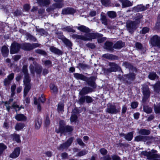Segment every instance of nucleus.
<instances>
[{
	"instance_id": "nucleus-31",
	"label": "nucleus",
	"mask_w": 160,
	"mask_h": 160,
	"mask_svg": "<svg viewBox=\"0 0 160 160\" xmlns=\"http://www.w3.org/2000/svg\"><path fill=\"white\" fill-rule=\"evenodd\" d=\"M124 45V43L121 41H119L114 45L113 47L115 48L120 49L123 47Z\"/></svg>"
},
{
	"instance_id": "nucleus-23",
	"label": "nucleus",
	"mask_w": 160,
	"mask_h": 160,
	"mask_svg": "<svg viewBox=\"0 0 160 160\" xmlns=\"http://www.w3.org/2000/svg\"><path fill=\"white\" fill-rule=\"evenodd\" d=\"M21 48L25 50H31L32 49V44L28 43L22 44L21 45Z\"/></svg>"
},
{
	"instance_id": "nucleus-28",
	"label": "nucleus",
	"mask_w": 160,
	"mask_h": 160,
	"mask_svg": "<svg viewBox=\"0 0 160 160\" xmlns=\"http://www.w3.org/2000/svg\"><path fill=\"white\" fill-rule=\"evenodd\" d=\"M50 51L56 54L61 55L62 54V52L61 50L55 47L52 46L50 48Z\"/></svg>"
},
{
	"instance_id": "nucleus-61",
	"label": "nucleus",
	"mask_w": 160,
	"mask_h": 160,
	"mask_svg": "<svg viewBox=\"0 0 160 160\" xmlns=\"http://www.w3.org/2000/svg\"><path fill=\"white\" fill-rule=\"evenodd\" d=\"M44 64L45 66L48 67H51L52 66V62L49 60H46Z\"/></svg>"
},
{
	"instance_id": "nucleus-4",
	"label": "nucleus",
	"mask_w": 160,
	"mask_h": 160,
	"mask_svg": "<svg viewBox=\"0 0 160 160\" xmlns=\"http://www.w3.org/2000/svg\"><path fill=\"white\" fill-rule=\"evenodd\" d=\"M109 65L110 68L105 69L104 70V72L106 74H109L112 72H116L117 71H120L121 70V69L120 67L117 64L113 62H109Z\"/></svg>"
},
{
	"instance_id": "nucleus-26",
	"label": "nucleus",
	"mask_w": 160,
	"mask_h": 160,
	"mask_svg": "<svg viewBox=\"0 0 160 160\" xmlns=\"http://www.w3.org/2000/svg\"><path fill=\"white\" fill-rule=\"evenodd\" d=\"M136 75L133 72L130 73L128 74L124 75V76L126 77V78L130 81L134 80L135 78Z\"/></svg>"
},
{
	"instance_id": "nucleus-8",
	"label": "nucleus",
	"mask_w": 160,
	"mask_h": 160,
	"mask_svg": "<svg viewBox=\"0 0 160 160\" xmlns=\"http://www.w3.org/2000/svg\"><path fill=\"white\" fill-rule=\"evenodd\" d=\"M74 139V138L73 137L70 138L65 143L61 144L59 147L58 148V149L60 150L68 148L71 145Z\"/></svg>"
},
{
	"instance_id": "nucleus-46",
	"label": "nucleus",
	"mask_w": 160,
	"mask_h": 160,
	"mask_svg": "<svg viewBox=\"0 0 160 160\" xmlns=\"http://www.w3.org/2000/svg\"><path fill=\"white\" fill-rule=\"evenodd\" d=\"M155 91L157 92H158L160 90V82H158L154 86Z\"/></svg>"
},
{
	"instance_id": "nucleus-44",
	"label": "nucleus",
	"mask_w": 160,
	"mask_h": 160,
	"mask_svg": "<svg viewBox=\"0 0 160 160\" xmlns=\"http://www.w3.org/2000/svg\"><path fill=\"white\" fill-rule=\"evenodd\" d=\"M143 109L144 112L147 113H150L152 111V108L148 106H144L143 107Z\"/></svg>"
},
{
	"instance_id": "nucleus-33",
	"label": "nucleus",
	"mask_w": 160,
	"mask_h": 160,
	"mask_svg": "<svg viewBox=\"0 0 160 160\" xmlns=\"http://www.w3.org/2000/svg\"><path fill=\"white\" fill-rule=\"evenodd\" d=\"M16 120L19 121H23L26 120V118L23 114H18L15 117Z\"/></svg>"
},
{
	"instance_id": "nucleus-14",
	"label": "nucleus",
	"mask_w": 160,
	"mask_h": 160,
	"mask_svg": "<svg viewBox=\"0 0 160 160\" xmlns=\"http://www.w3.org/2000/svg\"><path fill=\"white\" fill-rule=\"evenodd\" d=\"M28 66L27 65H24L23 66L22 70V72L25 75L24 80H26L30 79L28 75Z\"/></svg>"
},
{
	"instance_id": "nucleus-55",
	"label": "nucleus",
	"mask_w": 160,
	"mask_h": 160,
	"mask_svg": "<svg viewBox=\"0 0 160 160\" xmlns=\"http://www.w3.org/2000/svg\"><path fill=\"white\" fill-rule=\"evenodd\" d=\"M76 141L81 146H85V144L82 141L81 139L80 138H77L76 139Z\"/></svg>"
},
{
	"instance_id": "nucleus-21",
	"label": "nucleus",
	"mask_w": 160,
	"mask_h": 160,
	"mask_svg": "<svg viewBox=\"0 0 160 160\" xmlns=\"http://www.w3.org/2000/svg\"><path fill=\"white\" fill-rule=\"evenodd\" d=\"M102 57L108 59L117 60L118 59V57L117 56L108 53L103 54Z\"/></svg>"
},
{
	"instance_id": "nucleus-16",
	"label": "nucleus",
	"mask_w": 160,
	"mask_h": 160,
	"mask_svg": "<svg viewBox=\"0 0 160 160\" xmlns=\"http://www.w3.org/2000/svg\"><path fill=\"white\" fill-rule=\"evenodd\" d=\"M75 28L80 31L83 32L87 33L90 32L89 28L83 25H80L79 26H76Z\"/></svg>"
},
{
	"instance_id": "nucleus-59",
	"label": "nucleus",
	"mask_w": 160,
	"mask_h": 160,
	"mask_svg": "<svg viewBox=\"0 0 160 160\" xmlns=\"http://www.w3.org/2000/svg\"><path fill=\"white\" fill-rule=\"evenodd\" d=\"M138 102H132L131 103V107L132 108H135L138 107Z\"/></svg>"
},
{
	"instance_id": "nucleus-52",
	"label": "nucleus",
	"mask_w": 160,
	"mask_h": 160,
	"mask_svg": "<svg viewBox=\"0 0 160 160\" xmlns=\"http://www.w3.org/2000/svg\"><path fill=\"white\" fill-rule=\"evenodd\" d=\"M13 139L16 141L18 142H20V136L18 135L14 134L13 135Z\"/></svg>"
},
{
	"instance_id": "nucleus-54",
	"label": "nucleus",
	"mask_w": 160,
	"mask_h": 160,
	"mask_svg": "<svg viewBox=\"0 0 160 160\" xmlns=\"http://www.w3.org/2000/svg\"><path fill=\"white\" fill-rule=\"evenodd\" d=\"M50 3V0H42V2L41 3V6H45L48 5Z\"/></svg>"
},
{
	"instance_id": "nucleus-27",
	"label": "nucleus",
	"mask_w": 160,
	"mask_h": 160,
	"mask_svg": "<svg viewBox=\"0 0 160 160\" xmlns=\"http://www.w3.org/2000/svg\"><path fill=\"white\" fill-rule=\"evenodd\" d=\"M1 52L4 57H7L9 52L8 48L6 46H3L1 49Z\"/></svg>"
},
{
	"instance_id": "nucleus-7",
	"label": "nucleus",
	"mask_w": 160,
	"mask_h": 160,
	"mask_svg": "<svg viewBox=\"0 0 160 160\" xmlns=\"http://www.w3.org/2000/svg\"><path fill=\"white\" fill-rule=\"evenodd\" d=\"M93 101L92 98L89 96H84L81 97L78 102L80 104H83L86 101L87 103H90Z\"/></svg>"
},
{
	"instance_id": "nucleus-29",
	"label": "nucleus",
	"mask_w": 160,
	"mask_h": 160,
	"mask_svg": "<svg viewBox=\"0 0 160 160\" xmlns=\"http://www.w3.org/2000/svg\"><path fill=\"white\" fill-rule=\"evenodd\" d=\"M62 126L64 128V131H63L64 132H70L72 131L73 130V128L72 126H67L65 127L64 126V123L63 122V123H62Z\"/></svg>"
},
{
	"instance_id": "nucleus-58",
	"label": "nucleus",
	"mask_w": 160,
	"mask_h": 160,
	"mask_svg": "<svg viewBox=\"0 0 160 160\" xmlns=\"http://www.w3.org/2000/svg\"><path fill=\"white\" fill-rule=\"evenodd\" d=\"M149 30V29L147 27H144L143 28L140 32L142 34H145L148 32Z\"/></svg>"
},
{
	"instance_id": "nucleus-35",
	"label": "nucleus",
	"mask_w": 160,
	"mask_h": 160,
	"mask_svg": "<svg viewBox=\"0 0 160 160\" xmlns=\"http://www.w3.org/2000/svg\"><path fill=\"white\" fill-rule=\"evenodd\" d=\"M62 123H63V121H60L59 122L60 127H59V128L58 129H56L55 131L57 133H58L59 132H61V133H64V132H63V131H64V128L62 126Z\"/></svg>"
},
{
	"instance_id": "nucleus-3",
	"label": "nucleus",
	"mask_w": 160,
	"mask_h": 160,
	"mask_svg": "<svg viewBox=\"0 0 160 160\" xmlns=\"http://www.w3.org/2000/svg\"><path fill=\"white\" fill-rule=\"evenodd\" d=\"M83 36V41H91L98 38H100L103 36L101 34L97 33H87L85 34Z\"/></svg>"
},
{
	"instance_id": "nucleus-56",
	"label": "nucleus",
	"mask_w": 160,
	"mask_h": 160,
	"mask_svg": "<svg viewBox=\"0 0 160 160\" xmlns=\"http://www.w3.org/2000/svg\"><path fill=\"white\" fill-rule=\"evenodd\" d=\"M27 39H29L33 41H35L36 40V39L34 37L32 36L31 34H28L27 35Z\"/></svg>"
},
{
	"instance_id": "nucleus-19",
	"label": "nucleus",
	"mask_w": 160,
	"mask_h": 160,
	"mask_svg": "<svg viewBox=\"0 0 160 160\" xmlns=\"http://www.w3.org/2000/svg\"><path fill=\"white\" fill-rule=\"evenodd\" d=\"M20 152V149L19 147H17L15 148L12 152L10 155V157L12 158H15L18 157Z\"/></svg>"
},
{
	"instance_id": "nucleus-45",
	"label": "nucleus",
	"mask_w": 160,
	"mask_h": 160,
	"mask_svg": "<svg viewBox=\"0 0 160 160\" xmlns=\"http://www.w3.org/2000/svg\"><path fill=\"white\" fill-rule=\"evenodd\" d=\"M35 52L37 53L40 54L43 56H46L47 55L46 52L42 50L38 49L35 50Z\"/></svg>"
},
{
	"instance_id": "nucleus-43",
	"label": "nucleus",
	"mask_w": 160,
	"mask_h": 160,
	"mask_svg": "<svg viewBox=\"0 0 160 160\" xmlns=\"http://www.w3.org/2000/svg\"><path fill=\"white\" fill-rule=\"evenodd\" d=\"M63 42L66 46L69 47H71L72 46V43L71 41L66 38L64 39Z\"/></svg>"
},
{
	"instance_id": "nucleus-53",
	"label": "nucleus",
	"mask_w": 160,
	"mask_h": 160,
	"mask_svg": "<svg viewBox=\"0 0 160 160\" xmlns=\"http://www.w3.org/2000/svg\"><path fill=\"white\" fill-rule=\"evenodd\" d=\"M102 5L107 6H108L110 3V0H101Z\"/></svg>"
},
{
	"instance_id": "nucleus-51",
	"label": "nucleus",
	"mask_w": 160,
	"mask_h": 160,
	"mask_svg": "<svg viewBox=\"0 0 160 160\" xmlns=\"http://www.w3.org/2000/svg\"><path fill=\"white\" fill-rule=\"evenodd\" d=\"M146 9V8L144 6L140 5L136 7V10L137 12L144 11Z\"/></svg>"
},
{
	"instance_id": "nucleus-62",
	"label": "nucleus",
	"mask_w": 160,
	"mask_h": 160,
	"mask_svg": "<svg viewBox=\"0 0 160 160\" xmlns=\"http://www.w3.org/2000/svg\"><path fill=\"white\" fill-rule=\"evenodd\" d=\"M86 46L91 49H94L95 48V45L93 43H88L86 44Z\"/></svg>"
},
{
	"instance_id": "nucleus-24",
	"label": "nucleus",
	"mask_w": 160,
	"mask_h": 160,
	"mask_svg": "<svg viewBox=\"0 0 160 160\" xmlns=\"http://www.w3.org/2000/svg\"><path fill=\"white\" fill-rule=\"evenodd\" d=\"M70 36L74 40L76 41L82 40L83 41V35H80L77 34H72Z\"/></svg>"
},
{
	"instance_id": "nucleus-36",
	"label": "nucleus",
	"mask_w": 160,
	"mask_h": 160,
	"mask_svg": "<svg viewBox=\"0 0 160 160\" xmlns=\"http://www.w3.org/2000/svg\"><path fill=\"white\" fill-rule=\"evenodd\" d=\"M100 19L102 24L105 25H107V19L106 17L103 13H102L101 14Z\"/></svg>"
},
{
	"instance_id": "nucleus-10",
	"label": "nucleus",
	"mask_w": 160,
	"mask_h": 160,
	"mask_svg": "<svg viewBox=\"0 0 160 160\" xmlns=\"http://www.w3.org/2000/svg\"><path fill=\"white\" fill-rule=\"evenodd\" d=\"M156 152V151L152 150V152L142 151L141 154L142 155L147 156L148 159H151L157 157V155L155 153Z\"/></svg>"
},
{
	"instance_id": "nucleus-63",
	"label": "nucleus",
	"mask_w": 160,
	"mask_h": 160,
	"mask_svg": "<svg viewBox=\"0 0 160 160\" xmlns=\"http://www.w3.org/2000/svg\"><path fill=\"white\" fill-rule=\"evenodd\" d=\"M136 47L138 49H141L142 48V44L139 42H137L136 43Z\"/></svg>"
},
{
	"instance_id": "nucleus-49",
	"label": "nucleus",
	"mask_w": 160,
	"mask_h": 160,
	"mask_svg": "<svg viewBox=\"0 0 160 160\" xmlns=\"http://www.w3.org/2000/svg\"><path fill=\"white\" fill-rule=\"evenodd\" d=\"M154 109L155 113H160V104H158L156 105H155Z\"/></svg>"
},
{
	"instance_id": "nucleus-13",
	"label": "nucleus",
	"mask_w": 160,
	"mask_h": 160,
	"mask_svg": "<svg viewBox=\"0 0 160 160\" xmlns=\"http://www.w3.org/2000/svg\"><path fill=\"white\" fill-rule=\"evenodd\" d=\"M87 80L85 81L87 82L88 85L92 87L93 88H96V85L95 82V81L96 80V78L95 77H91L89 78H87Z\"/></svg>"
},
{
	"instance_id": "nucleus-50",
	"label": "nucleus",
	"mask_w": 160,
	"mask_h": 160,
	"mask_svg": "<svg viewBox=\"0 0 160 160\" xmlns=\"http://www.w3.org/2000/svg\"><path fill=\"white\" fill-rule=\"evenodd\" d=\"M50 87L51 89L54 93L58 92V89L57 87L53 84H51L50 85Z\"/></svg>"
},
{
	"instance_id": "nucleus-2",
	"label": "nucleus",
	"mask_w": 160,
	"mask_h": 160,
	"mask_svg": "<svg viewBox=\"0 0 160 160\" xmlns=\"http://www.w3.org/2000/svg\"><path fill=\"white\" fill-rule=\"evenodd\" d=\"M120 107L118 105L109 104L106 109L107 112L112 114H115L119 112L120 110Z\"/></svg>"
},
{
	"instance_id": "nucleus-18",
	"label": "nucleus",
	"mask_w": 160,
	"mask_h": 160,
	"mask_svg": "<svg viewBox=\"0 0 160 160\" xmlns=\"http://www.w3.org/2000/svg\"><path fill=\"white\" fill-rule=\"evenodd\" d=\"M75 10L73 9L68 8L62 10V14H72L75 13Z\"/></svg>"
},
{
	"instance_id": "nucleus-40",
	"label": "nucleus",
	"mask_w": 160,
	"mask_h": 160,
	"mask_svg": "<svg viewBox=\"0 0 160 160\" xmlns=\"http://www.w3.org/2000/svg\"><path fill=\"white\" fill-rule=\"evenodd\" d=\"M62 30L64 31H67L68 32H75L76 31L73 29L70 26H67L62 28Z\"/></svg>"
},
{
	"instance_id": "nucleus-42",
	"label": "nucleus",
	"mask_w": 160,
	"mask_h": 160,
	"mask_svg": "<svg viewBox=\"0 0 160 160\" xmlns=\"http://www.w3.org/2000/svg\"><path fill=\"white\" fill-rule=\"evenodd\" d=\"M24 127V125L22 123H18L16 125L15 129L17 131H19L22 129Z\"/></svg>"
},
{
	"instance_id": "nucleus-17",
	"label": "nucleus",
	"mask_w": 160,
	"mask_h": 160,
	"mask_svg": "<svg viewBox=\"0 0 160 160\" xmlns=\"http://www.w3.org/2000/svg\"><path fill=\"white\" fill-rule=\"evenodd\" d=\"M73 75L74 77L77 79H80L84 81L87 80V77L82 74L75 73Z\"/></svg>"
},
{
	"instance_id": "nucleus-34",
	"label": "nucleus",
	"mask_w": 160,
	"mask_h": 160,
	"mask_svg": "<svg viewBox=\"0 0 160 160\" xmlns=\"http://www.w3.org/2000/svg\"><path fill=\"white\" fill-rule=\"evenodd\" d=\"M42 124V120L40 118H37L35 121V128L37 129H39Z\"/></svg>"
},
{
	"instance_id": "nucleus-30",
	"label": "nucleus",
	"mask_w": 160,
	"mask_h": 160,
	"mask_svg": "<svg viewBox=\"0 0 160 160\" xmlns=\"http://www.w3.org/2000/svg\"><path fill=\"white\" fill-rule=\"evenodd\" d=\"M138 133L142 135H147L150 133V131L149 130L141 129L139 131Z\"/></svg>"
},
{
	"instance_id": "nucleus-1",
	"label": "nucleus",
	"mask_w": 160,
	"mask_h": 160,
	"mask_svg": "<svg viewBox=\"0 0 160 160\" xmlns=\"http://www.w3.org/2000/svg\"><path fill=\"white\" fill-rule=\"evenodd\" d=\"M140 23V21L128 20L126 22V28L128 32L132 34L137 28V25Z\"/></svg>"
},
{
	"instance_id": "nucleus-11",
	"label": "nucleus",
	"mask_w": 160,
	"mask_h": 160,
	"mask_svg": "<svg viewBox=\"0 0 160 160\" xmlns=\"http://www.w3.org/2000/svg\"><path fill=\"white\" fill-rule=\"evenodd\" d=\"M30 79L24 80L23 82L25 85V87L24 90V97H25L31 88V86L30 84Z\"/></svg>"
},
{
	"instance_id": "nucleus-39",
	"label": "nucleus",
	"mask_w": 160,
	"mask_h": 160,
	"mask_svg": "<svg viewBox=\"0 0 160 160\" xmlns=\"http://www.w3.org/2000/svg\"><path fill=\"white\" fill-rule=\"evenodd\" d=\"M36 31L38 32L40 35L47 36V32L44 29L42 28H37Z\"/></svg>"
},
{
	"instance_id": "nucleus-37",
	"label": "nucleus",
	"mask_w": 160,
	"mask_h": 160,
	"mask_svg": "<svg viewBox=\"0 0 160 160\" xmlns=\"http://www.w3.org/2000/svg\"><path fill=\"white\" fill-rule=\"evenodd\" d=\"M108 16L111 18H114L117 16L116 13L113 11H110L107 12Z\"/></svg>"
},
{
	"instance_id": "nucleus-57",
	"label": "nucleus",
	"mask_w": 160,
	"mask_h": 160,
	"mask_svg": "<svg viewBox=\"0 0 160 160\" xmlns=\"http://www.w3.org/2000/svg\"><path fill=\"white\" fill-rule=\"evenodd\" d=\"M88 151L85 150H83L79 152L78 154L79 156H82L88 153Z\"/></svg>"
},
{
	"instance_id": "nucleus-48",
	"label": "nucleus",
	"mask_w": 160,
	"mask_h": 160,
	"mask_svg": "<svg viewBox=\"0 0 160 160\" xmlns=\"http://www.w3.org/2000/svg\"><path fill=\"white\" fill-rule=\"evenodd\" d=\"M34 104L35 105H38V110L39 112H40L41 109V108L39 102L38 101V99L36 97H35L34 98Z\"/></svg>"
},
{
	"instance_id": "nucleus-9",
	"label": "nucleus",
	"mask_w": 160,
	"mask_h": 160,
	"mask_svg": "<svg viewBox=\"0 0 160 160\" xmlns=\"http://www.w3.org/2000/svg\"><path fill=\"white\" fill-rule=\"evenodd\" d=\"M21 48V45L17 42H14L11 45L10 52L12 54L17 53Z\"/></svg>"
},
{
	"instance_id": "nucleus-64",
	"label": "nucleus",
	"mask_w": 160,
	"mask_h": 160,
	"mask_svg": "<svg viewBox=\"0 0 160 160\" xmlns=\"http://www.w3.org/2000/svg\"><path fill=\"white\" fill-rule=\"evenodd\" d=\"M63 109V105L62 103H59L58 105V109L59 111H62Z\"/></svg>"
},
{
	"instance_id": "nucleus-15",
	"label": "nucleus",
	"mask_w": 160,
	"mask_h": 160,
	"mask_svg": "<svg viewBox=\"0 0 160 160\" xmlns=\"http://www.w3.org/2000/svg\"><path fill=\"white\" fill-rule=\"evenodd\" d=\"M63 6V4L60 3H55L53 4L52 6L47 9V11L48 12L53 11L56 8H61Z\"/></svg>"
},
{
	"instance_id": "nucleus-22",
	"label": "nucleus",
	"mask_w": 160,
	"mask_h": 160,
	"mask_svg": "<svg viewBox=\"0 0 160 160\" xmlns=\"http://www.w3.org/2000/svg\"><path fill=\"white\" fill-rule=\"evenodd\" d=\"M123 66L126 68H128L129 70H132L133 72H136L137 70L136 69L133 68L132 66L129 63L125 62L123 64Z\"/></svg>"
},
{
	"instance_id": "nucleus-60",
	"label": "nucleus",
	"mask_w": 160,
	"mask_h": 160,
	"mask_svg": "<svg viewBox=\"0 0 160 160\" xmlns=\"http://www.w3.org/2000/svg\"><path fill=\"white\" fill-rule=\"evenodd\" d=\"M77 117L76 115L75 114L72 115L71 116L70 118V120L71 122H74L77 120Z\"/></svg>"
},
{
	"instance_id": "nucleus-25",
	"label": "nucleus",
	"mask_w": 160,
	"mask_h": 160,
	"mask_svg": "<svg viewBox=\"0 0 160 160\" xmlns=\"http://www.w3.org/2000/svg\"><path fill=\"white\" fill-rule=\"evenodd\" d=\"M122 4L123 7H128L131 6L132 4L131 2L128 0H119Z\"/></svg>"
},
{
	"instance_id": "nucleus-47",
	"label": "nucleus",
	"mask_w": 160,
	"mask_h": 160,
	"mask_svg": "<svg viewBox=\"0 0 160 160\" xmlns=\"http://www.w3.org/2000/svg\"><path fill=\"white\" fill-rule=\"evenodd\" d=\"M148 77L150 79L154 80L157 77V76L155 73L152 72L149 73Z\"/></svg>"
},
{
	"instance_id": "nucleus-38",
	"label": "nucleus",
	"mask_w": 160,
	"mask_h": 160,
	"mask_svg": "<svg viewBox=\"0 0 160 160\" xmlns=\"http://www.w3.org/2000/svg\"><path fill=\"white\" fill-rule=\"evenodd\" d=\"M133 137V133L132 132H131L128 133V134L125 135V139L128 141H131Z\"/></svg>"
},
{
	"instance_id": "nucleus-6",
	"label": "nucleus",
	"mask_w": 160,
	"mask_h": 160,
	"mask_svg": "<svg viewBox=\"0 0 160 160\" xmlns=\"http://www.w3.org/2000/svg\"><path fill=\"white\" fill-rule=\"evenodd\" d=\"M150 42L152 46L160 48V36H153L151 38Z\"/></svg>"
},
{
	"instance_id": "nucleus-41",
	"label": "nucleus",
	"mask_w": 160,
	"mask_h": 160,
	"mask_svg": "<svg viewBox=\"0 0 160 160\" xmlns=\"http://www.w3.org/2000/svg\"><path fill=\"white\" fill-rule=\"evenodd\" d=\"M146 138V137L141 135H138L135 138L134 140L138 142L140 141H144V140H145Z\"/></svg>"
},
{
	"instance_id": "nucleus-32",
	"label": "nucleus",
	"mask_w": 160,
	"mask_h": 160,
	"mask_svg": "<svg viewBox=\"0 0 160 160\" xmlns=\"http://www.w3.org/2000/svg\"><path fill=\"white\" fill-rule=\"evenodd\" d=\"M112 45L113 44L112 42H107L105 43V48L108 50L112 51Z\"/></svg>"
},
{
	"instance_id": "nucleus-5",
	"label": "nucleus",
	"mask_w": 160,
	"mask_h": 160,
	"mask_svg": "<svg viewBox=\"0 0 160 160\" xmlns=\"http://www.w3.org/2000/svg\"><path fill=\"white\" fill-rule=\"evenodd\" d=\"M142 86L141 89L143 95L142 101L143 102H145L149 97L150 92L148 86L147 85L143 84L142 85Z\"/></svg>"
},
{
	"instance_id": "nucleus-20",
	"label": "nucleus",
	"mask_w": 160,
	"mask_h": 160,
	"mask_svg": "<svg viewBox=\"0 0 160 160\" xmlns=\"http://www.w3.org/2000/svg\"><path fill=\"white\" fill-rule=\"evenodd\" d=\"M14 75L13 73L9 74L7 78L5 79L4 81V84L5 85H8L11 82V81L13 79Z\"/></svg>"
},
{
	"instance_id": "nucleus-12",
	"label": "nucleus",
	"mask_w": 160,
	"mask_h": 160,
	"mask_svg": "<svg viewBox=\"0 0 160 160\" xmlns=\"http://www.w3.org/2000/svg\"><path fill=\"white\" fill-rule=\"evenodd\" d=\"M93 91V89L89 87H84L79 92V94L80 95L87 94Z\"/></svg>"
}]
</instances>
